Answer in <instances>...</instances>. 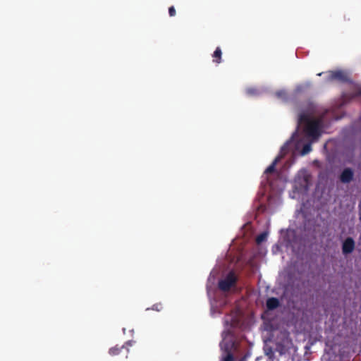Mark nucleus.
Instances as JSON below:
<instances>
[{
    "label": "nucleus",
    "mask_w": 361,
    "mask_h": 361,
    "mask_svg": "<svg viewBox=\"0 0 361 361\" xmlns=\"http://www.w3.org/2000/svg\"><path fill=\"white\" fill-rule=\"evenodd\" d=\"M298 128H302L307 137L317 140L322 133L323 119L314 117L312 113L303 111L299 114Z\"/></svg>",
    "instance_id": "1"
},
{
    "label": "nucleus",
    "mask_w": 361,
    "mask_h": 361,
    "mask_svg": "<svg viewBox=\"0 0 361 361\" xmlns=\"http://www.w3.org/2000/svg\"><path fill=\"white\" fill-rule=\"evenodd\" d=\"M237 281V278L234 272L231 271L228 274L225 279L219 281V288L223 291H228L231 288L235 286Z\"/></svg>",
    "instance_id": "2"
},
{
    "label": "nucleus",
    "mask_w": 361,
    "mask_h": 361,
    "mask_svg": "<svg viewBox=\"0 0 361 361\" xmlns=\"http://www.w3.org/2000/svg\"><path fill=\"white\" fill-rule=\"evenodd\" d=\"M327 80L345 82L348 81V76L343 71H331L328 72Z\"/></svg>",
    "instance_id": "3"
},
{
    "label": "nucleus",
    "mask_w": 361,
    "mask_h": 361,
    "mask_svg": "<svg viewBox=\"0 0 361 361\" xmlns=\"http://www.w3.org/2000/svg\"><path fill=\"white\" fill-rule=\"evenodd\" d=\"M355 247L354 240L351 237H348L342 244L343 254L346 255L353 252Z\"/></svg>",
    "instance_id": "4"
},
{
    "label": "nucleus",
    "mask_w": 361,
    "mask_h": 361,
    "mask_svg": "<svg viewBox=\"0 0 361 361\" xmlns=\"http://www.w3.org/2000/svg\"><path fill=\"white\" fill-rule=\"evenodd\" d=\"M354 173L350 168H345L340 175V180L343 183H349L353 179Z\"/></svg>",
    "instance_id": "5"
},
{
    "label": "nucleus",
    "mask_w": 361,
    "mask_h": 361,
    "mask_svg": "<svg viewBox=\"0 0 361 361\" xmlns=\"http://www.w3.org/2000/svg\"><path fill=\"white\" fill-rule=\"evenodd\" d=\"M266 306L268 310H274L280 306L279 300L276 298H269L267 300Z\"/></svg>",
    "instance_id": "6"
},
{
    "label": "nucleus",
    "mask_w": 361,
    "mask_h": 361,
    "mask_svg": "<svg viewBox=\"0 0 361 361\" xmlns=\"http://www.w3.org/2000/svg\"><path fill=\"white\" fill-rule=\"evenodd\" d=\"M221 348H224V351L226 353V356L222 358L221 361H234V357L231 352L229 344L226 343L224 345H221Z\"/></svg>",
    "instance_id": "7"
},
{
    "label": "nucleus",
    "mask_w": 361,
    "mask_h": 361,
    "mask_svg": "<svg viewBox=\"0 0 361 361\" xmlns=\"http://www.w3.org/2000/svg\"><path fill=\"white\" fill-rule=\"evenodd\" d=\"M222 51L220 47H216V50L212 54L213 62L216 63H220L221 62Z\"/></svg>",
    "instance_id": "8"
},
{
    "label": "nucleus",
    "mask_w": 361,
    "mask_h": 361,
    "mask_svg": "<svg viewBox=\"0 0 361 361\" xmlns=\"http://www.w3.org/2000/svg\"><path fill=\"white\" fill-rule=\"evenodd\" d=\"M280 160V157H277L275 158V159L273 161L271 165H269L265 170L264 173L269 174L272 173L275 171L276 165L277 164L278 161Z\"/></svg>",
    "instance_id": "9"
},
{
    "label": "nucleus",
    "mask_w": 361,
    "mask_h": 361,
    "mask_svg": "<svg viewBox=\"0 0 361 361\" xmlns=\"http://www.w3.org/2000/svg\"><path fill=\"white\" fill-rule=\"evenodd\" d=\"M125 348H124V345H121V346H118V345H116L114 347H112L109 349V354L111 355H117L120 353V352L123 350Z\"/></svg>",
    "instance_id": "10"
},
{
    "label": "nucleus",
    "mask_w": 361,
    "mask_h": 361,
    "mask_svg": "<svg viewBox=\"0 0 361 361\" xmlns=\"http://www.w3.org/2000/svg\"><path fill=\"white\" fill-rule=\"evenodd\" d=\"M267 237V233H260L256 238V243L257 244L262 243L263 241H264L266 240Z\"/></svg>",
    "instance_id": "11"
},
{
    "label": "nucleus",
    "mask_w": 361,
    "mask_h": 361,
    "mask_svg": "<svg viewBox=\"0 0 361 361\" xmlns=\"http://www.w3.org/2000/svg\"><path fill=\"white\" fill-rule=\"evenodd\" d=\"M312 150V147L310 143H307L304 145L302 149V154L305 155L308 154Z\"/></svg>",
    "instance_id": "12"
},
{
    "label": "nucleus",
    "mask_w": 361,
    "mask_h": 361,
    "mask_svg": "<svg viewBox=\"0 0 361 361\" xmlns=\"http://www.w3.org/2000/svg\"><path fill=\"white\" fill-rule=\"evenodd\" d=\"M151 310H155L157 312H159L162 310V305L161 303H156L153 305V306L151 307Z\"/></svg>",
    "instance_id": "13"
},
{
    "label": "nucleus",
    "mask_w": 361,
    "mask_h": 361,
    "mask_svg": "<svg viewBox=\"0 0 361 361\" xmlns=\"http://www.w3.org/2000/svg\"><path fill=\"white\" fill-rule=\"evenodd\" d=\"M276 95L279 98H286V92L284 90H280L276 92Z\"/></svg>",
    "instance_id": "14"
},
{
    "label": "nucleus",
    "mask_w": 361,
    "mask_h": 361,
    "mask_svg": "<svg viewBox=\"0 0 361 361\" xmlns=\"http://www.w3.org/2000/svg\"><path fill=\"white\" fill-rule=\"evenodd\" d=\"M169 14L171 17H173L176 16V11L174 6H172L169 8Z\"/></svg>",
    "instance_id": "15"
},
{
    "label": "nucleus",
    "mask_w": 361,
    "mask_h": 361,
    "mask_svg": "<svg viewBox=\"0 0 361 361\" xmlns=\"http://www.w3.org/2000/svg\"><path fill=\"white\" fill-rule=\"evenodd\" d=\"M354 97H361V87H357L353 94Z\"/></svg>",
    "instance_id": "16"
},
{
    "label": "nucleus",
    "mask_w": 361,
    "mask_h": 361,
    "mask_svg": "<svg viewBox=\"0 0 361 361\" xmlns=\"http://www.w3.org/2000/svg\"><path fill=\"white\" fill-rule=\"evenodd\" d=\"M257 90L253 88L247 89V92L250 95H253L256 93Z\"/></svg>",
    "instance_id": "17"
},
{
    "label": "nucleus",
    "mask_w": 361,
    "mask_h": 361,
    "mask_svg": "<svg viewBox=\"0 0 361 361\" xmlns=\"http://www.w3.org/2000/svg\"><path fill=\"white\" fill-rule=\"evenodd\" d=\"M302 89H303V87L302 85L301 86H298L296 88V92H302Z\"/></svg>",
    "instance_id": "18"
}]
</instances>
